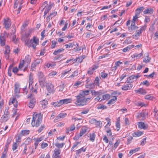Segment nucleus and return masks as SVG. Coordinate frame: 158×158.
<instances>
[{
    "mask_svg": "<svg viewBox=\"0 0 158 158\" xmlns=\"http://www.w3.org/2000/svg\"><path fill=\"white\" fill-rule=\"evenodd\" d=\"M133 85L131 83H129L128 84L123 85L121 89L123 90L126 91L131 89Z\"/></svg>",
    "mask_w": 158,
    "mask_h": 158,
    "instance_id": "nucleus-12",
    "label": "nucleus"
},
{
    "mask_svg": "<svg viewBox=\"0 0 158 158\" xmlns=\"http://www.w3.org/2000/svg\"><path fill=\"white\" fill-rule=\"evenodd\" d=\"M144 9V8L143 6H141L137 8L135 10V14L139 16L140 13L143 11Z\"/></svg>",
    "mask_w": 158,
    "mask_h": 158,
    "instance_id": "nucleus-19",
    "label": "nucleus"
},
{
    "mask_svg": "<svg viewBox=\"0 0 158 158\" xmlns=\"http://www.w3.org/2000/svg\"><path fill=\"white\" fill-rule=\"evenodd\" d=\"M95 134L94 133L90 134L89 140L92 142H94L95 140Z\"/></svg>",
    "mask_w": 158,
    "mask_h": 158,
    "instance_id": "nucleus-40",
    "label": "nucleus"
},
{
    "mask_svg": "<svg viewBox=\"0 0 158 158\" xmlns=\"http://www.w3.org/2000/svg\"><path fill=\"white\" fill-rule=\"evenodd\" d=\"M57 42L55 40H52V44L51 46V48L52 49L54 48L55 47L56 45L57 44Z\"/></svg>",
    "mask_w": 158,
    "mask_h": 158,
    "instance_id": "nucleus-55",
    "label": "nucleus"
},
{
    "mask_svg": "<svg viewBox=\"0 0 158 158\" xmlns=\"http://www.w3.org/2000/svg\"><path fill=\"white\" fill-rule=\"evenodd\" d=\"M17 102L15 98H13L12 100H10L9 101V103L10 104V103H11L12 104H13L14 106L15 107H17L18 106V105L17 104Z\"/></svg>",
    "mask_w": 158,
    "mask_h": 158,
    "instance_id": "nucleus-25",
    "label": "nucleus"
},
{
    "mask_svg": "<svg viewBox=\"0 0 158 158\" xmlns=\"http://www.w3.org/2000/svg\"><path fill=\"white\" fill-rule=\"evenodd\" d=\"M95 124L98 127L101 128L102 127V123L99 121H96Z\"/></svg>",
    "mask_w": 158,
    "mask_h": 158,
    "instance_id": "nucleus-42",
    "label": "nucleus"
},
{
    "mask_svg": "<svg viewBox=\"0 0 158 158\" xmlns=\"http://www.w3.org/2000/svg\"><path fill=\"white\" fill-rule=\"evenodd\" d=\"M72 99L71 98H66L60 100L56 102H53V105L55 107H59L63 104H67L72 102Z\"/></svg>",
    "mask_w": 158,
    "mask_h": 158,
    "instance_id": "nucleus-4",
    "label": "nucleus"
},
{
    "mask_svg": "<svg viewBox=\"0 0 158 158\" xmlns=\"http://www.w3.org/2000/svg\"><path fill=\"white\" fill-rule=\"evenodd\" d=\"M143 134V132L139 131L136 132H134L132 134V135L133 137H137Z\"/></svg>",
    "mask_w": 158,
    "mask_h": 158,
    "instance_id": "nucleus-23",
    "label": "nucleus"
},
{
    "mask_svg": "<svg viewBox=\"0 0 158 158\" xmlns=\"http://www.w3.org/2000/svg\"><path fill=\"white\" fill-rule=\"evenodd\" d=\"M42 119V116L40 113L34 114L33 115V118L31 122V125L32 126H35L36 127H39L41 123Z\"/></svg>",
    "mask_w": 158,
    "mask_h": 158,
    "instance_id": "nucleus-2",
    "label": "nucleus"
},
{
    "mask_svg": "<svg viewBox=\"0 0 158 158\" xmlns=\"http://www.w3.org/2000/svg\"><path fill=\"white\" fill-rule=\"evenodd\" d=\"M140 149V148H138L131 150L129 152V155L130 156H131L133 153L138 151Z\"/></svg>",
    "mask_w": 158,
    "mask_h": 158,
    "instance_id": "nucleus-31",
    "label": "nucleus"
},
{
    "mask_svg": "<svg viewBox=\"0 0 158 158\" xmlns=\"http://www.w3.org/2000/svg\"><path fill=\"white\" fill-rule=\"evenodd\" d=\"M110 95L109 94H106L103 95L102 96V99L100 100V101H102L104 100H107L110 99Z\"/></svg>",
    "mask_w": 158,
    "mask_h": 158,
    "instance_id": "nucleus-26",
    "label": "nucleus"
},
{
    "mask_svg": "<svg viewBox=\"0 0 158 158\" xmlns=\"http://www.w3.org/2000/svg\"><path fill=\"white\" fill-rule=\"evenodd\" d=\"M52 6L51 5H49L48 7L45 9L44 12V16H45L48 13L52 8Z\"/></svg>",
    "mask_w": 158,
    "mask_h": 158,
    "instance_id": "nucleus-34",
    "label": "nucleus"
},
{
    "mask_svg": "<svg viewBox=\"0 0 158 158\" xmlns=\"http://www.w3.org/2000/svg\"><path fill=\"white\" fill-rule=\"evenodd\" d=\"M94 84L98 86L99 85V78L98 77H96L95 80L94 81Z\"/></svg>",
    "mask_w": 158,
    "mask_h": 158,
    "instance_id": "nucleus-44",
    "label": "nucleus"
},
{
    "mask_svg": "<svg viewBox=\"0 0 158 158\" xmlns=\"http://www.w3.org/2000/svg\"><path fill=\"white\" fill-rule=\"evenodd\" d=\"M87 130V127L86 126L82 127L81 129L79 134L78 135V138H80L84 135L86 132Z\"/></svg>",
    "mask_w": 158,
    "mask_h": 158,
    "instance_id": "nucleus-16",
    "label": "nucleus"
},
{
    "mask_svg": "<svg viewBox=\"0 0 158 158\" xmlns=\"http://www.w3.org/2000/svg\"><path fill=\"white\" fill-rule=\"evenodd\" d=\"M6 37V36L0 37V44L1 46H3L5 45Z\"/></svg>",
    "mask_w": 158,
    "mask_h": 158,
    "instance_id": "nucleus-20",
    "label": "nucleus"
},
{
    "mask_svg": "<svg viewBox=\"0 0 158 158\" xmlns=\"http://www.w3.org/2000/svg\"><path fill=\"white\" fill-rule=\"evenodd\" d=\"M141 85H145L146 86H148L150 84L148 81L145 80L142 82L141 83Z\"/></svg>",
    "mask_w": 158,
    "mask_h": 158,
    "instance_id": "nucleus-57",
    "label": "nucleus"
},
{
    "mask_svg": "<svg viewBox=\"0 0 158 158\" xmlns=\"http://www.w3.org/2000/svg\"><path fill=\"white\" fill-rule=\"evenodd\" d=\"M32 141V139L28 137L27 138L26 141L25 142V145H27L31 143Z\"/></svg>",
    "mask_w": 158,
    "mask_h": 158,
    "instance_id": "nucleus-47",
    "label": "nucleus"
},
{
    "mask_svg": "<svg viewBox=\"0 0 158 158\" xmlns=\"http://www.w3.org/2000/svg\"><path fill=\"white\" fill-rule=\"evenodd\" d=\"M123 64V62H120V61H118L115 63V66L117 68L118 67L120 66V65Z\"/></svg>",
    "mask_w": 158,
    "mask_h": 158,
    "instance_id": "nucleus-59",
    "label": "nucleus"
},
{
    "mask_svg": "<svg viewBox=\"0 0 158 158\" xmlns=\"http://www.w3.org/2000/svg\"><path fill=\"white\" fill-rule=\"evenodd\" d=\"M94 84L93 83L86 85V88L90 89H93L94 87Z\"/></svg>",
    "mask_w": 158,
    "mask_h": 158,
    "instance_id": "nucleus-50",
    "label": "nucleus"
},
{
    "mask_svg": "<svg viewBox=\"0 0 158 158\" xmlns=\"http://www.w3.org/2000/svg\"><path fill=\"white\" fill-rule=\"evenodd\" d=\"M138 27L136 26H131L128 27V30L130 32H131L133 30H136L138 28Z\"/></svg>",
    "mask_w": 158,
    "mask_h": 158,
    "instance_id": "nucleus-41",
    "label": "nucleus"
},
{
    "mask_svg": "<svg viewBox=\"0 0 158 158\" xmlns=\"http://www.w3.org/2000/svg\"><path fill=\"white\" fill-rule=\"evenodd\" d=\"M20 85L18 83H16L15 84V89H14V93L15 95L16 96H18V94H19L20 92V89L19 88Z\"/></svg>",
    "mask_w": 158,
    "mask_h": 158,
    "instance_id": "nucleus-15",
    "label": "nucleus"
},
{
    "mask_svg": "<svg viewBox=\"0 0 158 158\" xmlns=\"http://www.w3.org/2000/svg\"><path fill=\"white\" fill-rule=\"evenodd\" d=\"M56 131V129H54L53 130H51L48 133V136H50L52 135H53L54 134V132H55Z\"/></svg>",
    "mask_w": 158,
    "mask_h": 158,
    "instance_id": "nucleus-61",
    "label": "nucleus"
},
{
    "mask_svg": "<svg viewBox=\"0 0 158 158\" xmlns=\"http://www.w3.org/2000/svg\"><path fill=\"white\" fill-rule=\"evenodd\" d=\"M4 24L5 28L7 29H8L10 27L11 25V20L9 18H6L4 19Z\"/></svg>",
    "mask_w": 158,
    "mask_h": 158,
    "instance_id": "nucleus-7",
    "label": "nucleus"
},
{
    "mask_svg": "<svg viewBox=\"0 0 158 158\" xmlns=\"http://www.w3.org/2000/svg\"><path fill=\"white\" fill-rule=\"evenodd\" d=\"M76 100L74 103L77 106H82L86 105L87 103V101L90 100V98H86L85 96L79 93L78 95L75 96Z\"/></svg>",
    "mask_w": 158,
    "mask_h": 158,
    "instance_id": "nucleus-1",
    "label": "nucleus"
},
{
    "mask_svg": "<svg viewBox=\"0 0 158 158\" xmlns=\"http://www.w3.org/2000/svg\"><path fill=\"white\" fill-rule=\"evenodd\" d=\"M24 62H27V64H29L31 61V58L29 55H27L25 58Z\"/></svg>",
    "mask_w": 158,
    "mask_h": 158,
    "instance_id": "nucleus-36",
    "label": "nucleus"
},
{
    "mask_svg": "<svg viewBox=\"0 0 158 158\" xmlns=\"http://www.w3.org/2000/svg\"><path fill=\"white\" fill-rule=\"evenodd\" d=\"M61 150L59 149L55 148L54 150L53 153L52 155V158H61V156L60 155Z\"/></svg>",
    "mask_w": 158,
    "mask_h": 158,
    "instance_id": "nucleus-5",
    "label": "nucleus"
},
{
    "mask_svg": "<svg viewBox=\"0 0 158 158\" xmlns=\"http://www.w3.org/2000/svg\"><path fill=\"white\" fill-rule=\"evenodd\" d=\"M11 142V139H8L6 143V148H8L9 146V145Z\"/></svg>",
    "mask_w": 158,
    "mask_h": 158,
    "instance_id": "nucleus-63",
    "label": "nucleus"
},
{
    "mask_svg": "<svg viewBox=\"0 0 158 158\" xmlns=\"http://www.w3.org/2000/svg\"><path fill=\"white\" fill-rule=\"evenodd\" d=\"M35 98H32L30 101L28 106L30 108H33L35 104Z\"/></svg>",
    "mask_w": 158,
    "mask_h": 158,
    "instance_id": "nucleus-18",
    "label": "nucleus"
},
{
    "mask_svg": "<svg viewBox=\"0 0 158 158\" xmlns=\"http://www.w3.org/2000/svg\"><path fill=\"white\" fill-rule=\"evenodd\" d=\"M118 119H119L118 120H117L116 123V129H117V131H118L119 130L120 128V124L119 122V118H118Z\"/></svg>",
    "mask_w": 158,
    "mask_h": 158,
    "instance_id": "nucleus-45",
    "label": "nucleus"
},
{
    "mask_svg": "<svg viewBox=\"0 0 158 158\" xmlns=\"http://www.w3.org/2000/svg\"><path fill=\"white\" fill-rule=\"evenodd\" d=\"M92 69V68L91 67L87 71V73L89 75H91L93 73L94 70H93Z\"/></svg>",
    "mask_w": 158,
    "mask_h": 158,
    "instance_id": "nucleus-56",
    "label": "nucleus"
},
{
    "mask_svg": "<svg viewBox=\"0 0 158 158\" xmlns=\"http://www.w3.org/2000/svg\"><path fill=\"white\" fill-rule=\"evenodd\" d=\"M64 143H56L55 144V145L57 148V149H60V148H62L64 146Z\"/></svg>",
    "mask_w": 158,
    "mask_h": 158,
    "instance_id": "nucleus-35",
    "label": "nucleus"
},
{
    "mask_svg": "<svg viewBox=\"0 0 158 158\" xmlns=\"http://www.w3.org/2000/svg\"><path fill=\"white\" fill-rule=\"evenodd\" d=\"M106 119L107 121V123L106 125L105 126V127L106 128H109L108 127L110 126V125L111 122L110 121V119L108 118H106Z\"/></svg>",
    "mask_w": 158,
    "mask_h": 158,
    "instance_id": "nucleus-46",
    "label": "nucleus"
},
{
    "mask_svg": "<svg viewBox=\"0 0 158 158\" xmlns=\"http://www.w3.org/2000/svg\"><path fill=\"white\" fill-rule=\"evenodd\" d=\"M108 74L107 73H104V72H102L101 73V76L103 78H105L107 77Z\"/></svg>",
    "mask_w": 158,
    "mask_h": 158,
    "instance_id": "nucleus-52",
    "label": "nucleus"
},
{
    "mask_svg": "<svg viewBox=\"0 0 158 158\" xmlns=\"http://www.w3.org/2000/svg\"><path fill=\"white\" fill-rule=\"evenodd\" d=\"M122 94L121 92H118L117 91H114L111 94V95L112 96H116V97L118 96L121 95Z\"/></svg>",
    "mask_w": 158,
    "mask_h": 158,
    "instance_id": "nucleus-32",
    "label": "nucleus"
},
{
    "mask_svg": "<svg viewBox=\"0 0 158 158\" xmlns=\"http://www.w3.org/2000/svg\"><path fill=\"white\" fill-rule=\"evenodd\" d=\"M37 75L39 83L40 84L41 83H43V81H44V80L43 73L42 72H40L38 73Z\"/></svg>",
    "mask_w": 158,
    "mask_h": 158,
    "instance_id": "nucleus-14",
    "label": "nucleus"
},
{
    "mask_svg": "<svg viewBox=\"0 0 158 158\" xmlns=\"http://www.w3.org/2000/svg\"><path fill=\"white\" fill-rule=\"evenodd\" d=\"M135 78V75H132L130 76L127 79V83H131L132 82H133V81L132 80L134 79Z\"/></svg>",
    "mask_w": 158,
    "mask_h": 158,
    "instance_id": "nucleus-28",
    "label": "nucleus"
},
{
    "mask_svg": "<svg viewBox=\"0 0 158 158\" xmlns=\"http://www.w3.org/2000/svg\"><path fill=\"white\" fill-rule=\"evenodd\" d=\"M77 62V60L75 59H71L69 60H67L66 62V63H68L70 62V64H73Z\"/></svg>",
    "mask_w": 158,
    "mask_h": 158,
    "instance_id": "nucleus-43",
    "label": "nucleus"
},
{
    "mask_svg": "<svg viewBox=\"0 0 158 158\" xmlns=\"http://www.w3.org/2000/svg\"><path fill=\"white\" fill-rule=\"evenodd\" d=\"M113 98L110 100L107 103L108 105L112 104L115 102V101L117 99L116 96H112Z\"/></svg>",
    "mask_w": 158,
    "mask_h": 158,
    "instance_id": "nucleus-24",
    "label": "nucleus"
},
{
    "mask_svg": "<svg viewBox=\"0 0 158 158\" xmlns=\"http://www.w3.org/2000/svg\"><path fill=\"white\" fill-rule=\"evenodd\" d=\"M80 143V142H76L75 143H74V144H73V146H72V147L71 149V152H73V151H74V150L73 149H74V148H76V147H77V146Z\"/></svg>",
    "mask_w": 158,
    "mask_h": 158,
    "instance_id": "nucleus-51",
    "label": "nucleus"
},
{
    "mask_svg": "<svg viewBox=\"0 0 158 158\" xmlns=\"http://www.w3.org/2000/svg\"><path fill=\"white\" fill-rule=\"evenodd\" d=\"M5 50L4 53L5 55H8L10 52V50L9 46L7 45L5 47Z\"/></svg>",
    "mask_w": 158,
    "mask_h": 158,
    "instance_id": "nucleus-33",
    "label": "nucleus"
},
{
    "mask_svg": "<svg viewBox=\"0 0 158 158\" xmlns=\"http://www.w3.org/2000/svg\"><path fill=\"white\" fill-rule=\"evenodd\" d=\"M64 50V49H60L57 50L55 51L53 53V54L54 55H56L59 54L60 53V52H62Z\"/></svg>",
    "mask_w": 158,
    "mask_h": 158,
    "instance_id": "nucleus-39",
    "label": "nucleus"
},
{
    "mask_svg": "<svg viewBox=\"0 0 158 158\" xmlns=\"http://www.w3.org/2000/svg\"><path fill=\"white\" fill-rule=\"evenodd\" d=\"M148 116V113L145 112H142L139 113L137 116V118L141 120H143L145 119Z\"/></svg>",
    "mask_w": 158,
    "mask_h": 158,
    "instance_id": "nucleus-9",
    "label": "nucleus"
},
{
    "mask_svg": "<svg viewBox=\"0 0 158 158\" xmlns=\"http://www.w3.org/2000/svg\"><path fill=\"white\" fill-rule=\"evenodd\" d=\"M133 137L131 136H129L127 139V144L128 145L130 143L131 140L133 139Z\"/></svg>",
    "mask_w": 158,
    "mask_h": 158,
    "instance_id": "nucleus-64",
    "label": "nucleus"
},
{
    "mask_svg": "<svg viewBox=\"0 0 158 158\" xmlns=\"http://www.w3.org/2000/svg\"><path fill=\"white\" fill-rule=\"evenodd\" d=\"M18 144L16 143H14L12 146V149L13 151H15L18 147Z\"/></svg>",
    "mask_w": 158,
    "mask_h": 158,
    "instance_id": "nucleus-60",
    "label": "nucleus"
},
{
    "mask_svg": "<svg viewBox=\"0 0 158 158\" xmlns=\"http://www.w3.org/2000/svg\"><path fill=\"white\" fill-rule=\"evenodd\" d=\"M76 45H77V47L79 46L78 44L75 42H73V43H69L68 44H66L65 45L66 48H73L75 49L74 46H76Z\"/></svg>",
    "mask_w": 158,
    "mask_h": 158,
    "instance_id": "nucleus-13",
    "label": "nucleus"
},
{
    "mask_svg": "<svg viewBox=\"0 0 158 158\" xmlns=\"http://www.w3.org/2000/svg\"><path fill=\"white\" fill-rule=\"evenodd\" d=\"M142 55V52L140 53L139 54L135 53L131 56V57L132 58L136 57L138 59L140 58Z\"/></svg>",
    "mask_w": 158,
    "mask_h": 158,
    "instance_id": "nucleus-37",
    "label": "nucleus"
},
{
    "mask_svg": "<svg viewBox=\"0 0 158 158\" xmlns=\"http://www.w3.org/2000/svg\"><path fill=\"white\" fill-rule=\"evenodd\" d=\"M39 39L35 36L32 39L29 40L27 39L25 41V44L28 47H32L34 49H35L36 46L39 44Z\"/></svg>",
    "mask_w": 158,
    "mask_h": 158,
    "instance_id": "nucleus-3",
    "label": "nucleus"
},
{
    "mask_svg": "<svg viewBox=\"0 0 158 158\" xmlns=\"http://www.w3.org/2000/svg\"><path fill=\"white\" fill-rule=\"evenodd\" d=\"M41 102L42 107L44 109L47 107L48 104V101L47 100L44 99Z\"/></svg>",
    "mask_w": 158,
    "mask_h": 158,
    "instance_id": "nucleus-27",
    "label": "nucleus"
},
{
    "mask_svg": "<svg viewBox=\"0 0 158 158\" xmlns=\"http://www.w3.org/2000/svg\"><path fill=\"white\" fill-rule=\"evenodd\" d=\"M85 58V56L83 55L80 56L77 58L75 59L77 60V61L78 62L81 63L82 61Z\"/></svg>",
    "mask_w": 158,
    "mask_h": 158,
    "instance_id": "nucleus-30",
    "label": "nucleus"
},
{
    "mask_svg": "<svg viewBox=\"0 0 158 158\" xmlns=\"http://www.w3.org/2000/svg\"><path fill=\"white\" fill-rule=\"evenodd\" d=\"M41 62L42 60L41 59H37L35 60L31 65V68H35V67L39 65Z\"/></svg>",
    "mask_w": 158,
    "mask_h": 158,
    "instance_id": "nucleus-11",
    "label": "nucleus"
},
{
    "mask_svg": "<svg viewBox=\"0 0 158 158\" xmlns=\"http://www.w3.org/2000/svg\"><path fill=\"white\" fill-rule=\"evenodd\" d=\"M47 91L50 94H53L55 91L53 85L51 83L47 84L46 86Z\"/></svg>",
    "mask_w": 158,
    "mask_h": 158,
    "instance_id": "nucleus-6",
    "label": "nucleus"
},
{
    "mask_svg": "<svg viewBox=\"0 0 158 158\" xmlns=\"http://www.w3.org/2000/svg\"><path fill=\"white\" fill-rule=\"evenodd\" d=\"M24 60H23L21 61L19 63V69H21L22 68L24 65Z\"/></svg>",
    "mask_w": 158,
    "mask_h": 158,
    "instance_id": "nucleus-54",
    "label": "nucleus"
},
{
    "mask_svg": "<svg viewBox=\"0 0 158 158\" xmlns=\"http://www.w3.org/2000/svg\"><path fill=\"white\" fill-rule=\"evenodd\" d=\"M67 114L66 113H61L58 114V116L60 118H63L65 117Z\"/></svg>",
    "mask_w": 158,
    "mask_h": 158,
    "instance_id": "nucleus-62",
    "label": "nucleus"
},
{
    "mask_svg": "<svg viewBox=\"0 0 158 158\" xmlns=\"http://www.w3.org/2000/svg\"><path fill=\"white\" fill-rule=\"evenodd\" d=\"M135 91L142 94H145L147 93L146 90L142 88H139L137 90H135Z\"/></svg>",
    "mask_w": 158,
    "mask_h": 158,
    "instance_id": "nucleus-21",
    "label": "nucleus"
},
{
    "mask_svg": "<svg viewBox=\"0 0 158 158\" xmlns=\"http://www.w3.org/2000/svg\"><path fill=\"white\" fill-rule=\"evenodd\" d=\"M138 127L140 129H143L146 130L148 129V124H145L143 122H139L137 124Z\"/></svg>",
    "mask_w": 158,
    "mask_h": 158,
    "instance_id": "nucleus-8",
    "label": "nucleus"
},
{
    "mask_svg": "<svg viewBox=\"0 0 158 158\" xmlns=\"http://www.w3.org/2000/svg\"><path fill=\"white\" fill-rule=\"evenodd\" d=\"M30 132V131L27 130H24L21 131V134L23 135H27Z\"/></svg>",
    "mask_w": 158,
    "mask_h": 158,
    "instance_id": "nucleus-49",
    "label": "nucleus"
},
{
    "mask_svg": "<svg viewBox=\"0 0 158 158\" xmlns=\"http://www.w3.org/2000/svg\"><path fill=\"white\" fill-rule=\"evenodd\" d=\"M86 150V148H84V147H82L81 148L77 150L76 152V155L78 156V155L80 154L82 152H85Z\"/></svg>",
    "mask_w": 158,
    "mask_h": 158,
    "instance_id": "nucleus-29",
    "label": "nucleus"
},
{
    "mask_svg": "<svg viewBox=\"0 0 158 158\" xmlns=\"http://www.w3.org/2000/svg\"><path fill=\"white\" fill-rule=\"evenodd\" d=\"M153 9L151 8H148L143 11V13L144 14H149L151 15L153 13Z\"/></svg>",
    "mask_w": 158,
    "mask_h": 158,
    "instance_id": "nucleus-17",
    "label": "nucleus"
},
{
    "mask_svg": "<svg viewBox=\"0 0 158 158\" xmlns=\"http://www.w3.org/2000/svg\"><path fill=\"white\" fill-rule=\"evenodd\" d=\"M43 137H40L39 138H37V139L36 140V141H35V142L34 143V145H35V148L34 149H33L32 151V153H34L35 152V151L34 149H36L37 148V146L39 143L42 141L43 140Z\"/></svg>",
    "mask_w": 158,
    "mask_h": 158,
    "instance_id": "nucleus-10",
    "label": "nucleus"
},
{
    "mask_svg": "<svg viewBox=\"0 0 158 158\" xmlns=\"http://www.w3.org/2000/svg\"><path fill=\"white\" fill-rule=\"evenodd\" d=\"M154 98L152 96L150 95H147L145 96V99L149 100H152Z\"/></svg>",
    "mask_w": 158,
    "mask_h": 158,
    "instance_id": "nucleus-53",
    "label": "nucleus"
},
{
    "mask_svg": "<svg viewBox=\"0 0 158 158\" xmlns=\"http://www.w3.org/2000/svg\"><path fill=\"white\" fill-rule=\"evenodd\" d=\"M9 119L8 115L4 114L3 115L1 119V122H5Z\"/></svg>",
    "mask_w": 158,
    "mask_h": 158,
    "instance_id": "nucleus-22",
    "label": "nucleus"
},
{
    "mask_svg": "<svg viewBox=\"0 0 158 158\" xmlns=\"http://www.w3.org/2000/svg\"><path fill=\"white\" fill-rule=\"evenodd\" d=\"M105 130L106 132L107 135L108 136H110L112 135L111 130L109 128L106 129Z\"/></svg>",
    "mask_w": 158,
    "mask_h": 158,
    "instance_id": "nucleus-48",
    "label": "nucleus"
},
{
    "mask_svg": "<svg viewBox=\"0 0 158 158\" xmlns=\"http://www.w3.org/2000/svg\"><path fill=\"white\" fill-rule=\"evenodd\" d=\"M107 108V107L106 106L102 104H100L98 105L97 108L98 109H101L103 110L106 109Z\"/></svg>",
    "mask_w": 158,
    "mask_h": 158,
    "instance_id": "nucleus-38",
    "label": "nucleus"
},
{
    "mask_svg": "<svg viewBox=\"0 0 158 158\" xmlns=\"http://www.w3.org/2000/svg\"><path fill=\"white\" fill-rule=\"evenodd\" d=\"M91 93H92V95L94 96H96L99 94V93L98 92H97L95 90H91Z\"/></svg>",
    "mask_w": 158,
    "mask_h": 158,
    "instance_id": "nucleus-58",
    "label": "nucleus"
}]
</instances>
